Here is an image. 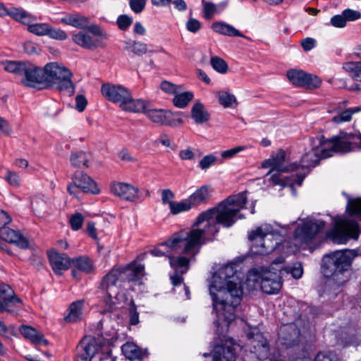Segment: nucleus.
Masks as SVG:
<instances>
[{
	"instance_id": "9",
	"label": "nucleus",
	"mask_w": 361,
	"mask_h": 361,
	"mask_svg": "<svg viewBox=\"0 0 361 361\" xmlns=\"http://www.w3.org/2000/svg\"><path fill=\"white\" fill-rule=\"evenodd\" d=\"M44 71L45 87H55L69 95L75 92L73 73L68 68L57 62H50L44 66Z\"/></svg>"
},
{
	"instance_id": "7",
	"label": "nucleus",
	"mask_w": 361,
	"mask_h": 361,
	"mask_svg": "<svg viewBox=\"0 0 361 361\" xmlns=\"http://www.w3.org/2000/svg\"><path fill=\"white\" fill-rule=\"evenodd\" d=\"M251 242V251L254 255H268L279 246L282 241L281 235L276 231L271 225L261 224L248 233Z\"/></svg>"
},
{
	"instance_id": "45",
	"label": "nucleus",
	"mask_w": 361,
	"mask_h": 361,
	"mask_svg": "<svg viewBox=\"0 0 361 361\" xmlns=\"http://www.w3.org/2000/svg\"><path fill=\"white\" fill-rule=\"evenodd\" d=\"M120 271L121 272V281H139L137 274L128 265L125 267H120Z\"/></svg>"
},
{
	"instance_id": "27",
	"label": "nucleus",
	"mask_w": 361,
	"mask_h": 361,
	"mask_svg": "<svg viewBox=\"0 0 361 361\" xmlns=\"http://www.w3.org/2000/svg\"><path fill=\"white\" fill-rule=\"evenodd\" d=\"M19 331L25 338L30 341L35 345L47 346L49 344V341L44 335L30 326L21 325Z\"/></svg>"
},
{
	"instance_id": "21",
	"label": "nucleus",
	"mask_w": 361,
	"mask_h": 361,
	"mask_svg": "<svg viewBox=\"0 0 361 361\" xmlns=\"http://www.w3.org/2000/svg\"><path fill=\"white\" fill-rule=\"evenodd\" d=\"M210 197V191L207 186H202L197 189L188 198L182 200V212H188L199 205L205 204Z\"/></svg>"
},
{
	"instance_id": "22",
	"label": "nucleus",
	"mask_w": 361,
	"mask_h": 361,
	"mask_svg": "<svg viewBox=\"0 0 361 361\" xmlns=\"http://www.w3.org/2000/svg\"><path fill=\"white\" fill-rule=\"evenodd\" d=\"M236 344L229 338L224 345H217L213 351V361H235Z\"/></svg>"
},
{
	"instance_id": "26",
	"label": "nucleus",
	"mask_w": 361,
	"mask_h": 361,
	"mask_svg": "<svg viewBox=\"0 0 361 361\" xmlns=\"http://www.w3.org/2000/svg\"><path fill=\"white\" fill-rule=\"evenodd\" d=\"M48 255L52 269L58 275H61L62 271L67 270L72 264V259L66 254L51 251Z\"/></svg>"
},
{
	"instance_id": "31",
	"label": "nucleus",
	"mask_w": 361,
	"mask_h": 361,
	"mask_svg": "<svg viewBox=\"0 0 361 361\" xmlns=\"http://www.w3.org/2000/svg\"><path fill=\"white\" fill-rule=\"evenodd\" d=\"M6 16L11 17L12 19L18 21L24 25L35 21L36 18L27 13L25 10L16 7H6Z\"/></svg>"
},
{
	"instance_id": "3",
	"label": "nucleus",
	"mask_w": 361,
	"mask_h": 361,
	"mask_svg": "<svg viewBox=\"0 0 361 361\" xmlns=\"http://www.w3.org/2000/svg\"><path fill=\"white\" fill-rule=\"evenodd\" d=\"M355 146L348 139L342 137H332L325 140L324 137L310 139V147L301 157L298 169H295V184L300 186L309 168L314 167L321 159L331 157L336 153H347Z\"/></svg>"
},
{
	"instance_id": "58",
	"label": "nucleus",
	"mask_w": 361,
	"mask_h": 361,
	"mask_svg": "<svg viewBox=\"0 0 361 361\" xmlns=\"http://www.w3.org/2000/svg\"><path fill=\"white\" fill-rule=\"evenodd\" d=\"M346 21H354L361 18V13L358 11L347 8L342 12Z\"/></svg>"
},
{
	"instance_id": "1",
	"label": "nucleus",
	"mask_w": 361,
	"mask_h": 361,
	"mask_svg": "<svg viewBox=\"0 0 361 361\" xmlns=\"http://www.w3.org/2000/svg\"><path fill=\"white\" fill-rule=\"evenodd\" d=\"M247 202L245 192L231 195L221 202L216 207L200 213L193 224V226L204 224L202 229H193L183 240L182 274L188 270V264L196 254L204 239H212L218 232L221 224L226 228L231 227L238 219H244L239 214Z\"/></svg>"
},
{
	"instance_id": "30",
	"label": "nucleus",
	"mask_w": 361,
	"mask_h": 361,
	"mask_svg": "<svg viewBox=\"0 0 361 361\" xmlns=\"http://www.w3.org/2000/svg\"><path fill=\"white\" fill-rule=\"evenodd\" d=\"M90 21L89 18L79 13H68L61 18L62 23L78 29H86L90 24Z\"/></svg>"
},
{
	"instance_id": "16",
	"label": "nucleus",
	"mask_w": 361,
	"mask_h": 361,
	"mask_svg": "<svg viewBox=\"0 0 361 361\" xmlns=\"http://www.w3.org/2000/svg\"><path fill=\"white\" fill-rule=\"evenodd\" d=\"M22 305V300L7 284L0 283V312H14Z\"/></svg>"
},
{
	"instance_id": "48",
	"label": "nucleus",
	"mask_w": 361,
	"mask_h": 361,
	"mask_svg": "<svg viewBox=\"0 0 361 361\" xmlns=\"http://www.w3.org/2000/svg\"><path fill=\"white\" fill-rule=\"evenodd\" d=\"M202 3L204 18L211 19L217 12L216 6L212 2L205 1L204 0H202Z\"/></svg>"
},
{
	"instance_id": "43",
	"label": "nucleus",
	"mask_w": 361,
	"mask_h": 361,
	"mask_svg": "<svg viewBox=\"0 0 361 361\" xmlns=\"http://www.w3.org/2000/svg\"><path fill=\"white\" fill-rule=\"evenodd\" d=\"M346 209L350 216H355L361 219V197L348 198Z\"/></svg>"
},
{
	"instance_id": "13",
	"label": "nucleus",
	"mask_w": 361,
	"mask_h": 361,
	"mask_svg": "<svg viewBox=\"0 0 361 361\" xmlns=\"http://www.w3.org/2000/svg\"><path fill=\"white\" fill-rule=\"evenodd\" d=\"M358 235L357 223L348 219L337 221L334 228L328 233V237L337 244H345L350 238L357 239Z\"/></svg>"
},
{
	"instance_id": "11",
	"label": "nucleus",
	"mask_w": 361,
	"mask_h": 361,
	"mask_svg": "<svg viewBox=\"0 0 361 361\" xmlns=\"http://www.w3.org/2000/svg\"><path fill=\"white\" fill-rule=\"evenodd\" d=\"M121 280L120 267L114 266L105 276L100 283V288L104 292L103 303L105 311L112 312L118 304V288L116 283Z\"/></svg>"
},
{
	"instance_id": "19",
	"label": "nucleus",
	"mask_w": 361,
	"mask_h": 361,
	"mask_svg": "<svg viewBox=\"0 0 361 361\" xmlns=\"http://www.w3.org/2000/svg\"><path fill=\"white\" fill-rule=\"evenodd\" d=\"M247 338V345L250 346L251 353L255 354L258 359H266L269 355V346L264 336L257 331L250 333Z\"/></svg>"
},
{
	"instance_id": "17",
	"label": "nucleus",
	"mask_w": 361,
	"mask_h": 361,
	"mask_svg": "<svg viewBox=\"0 0 361 361\" xmlns=\"http://www.w3.org/2000/svg\"><path fill=\"white\" fill-rule=\"evenodd\" d=\"M145 115L152 122L161 126H172L176 125V121L180 122V118H174L178 114L162 109H151L149 106Z\"/></svg>"
},
{
	"instance_id": "29",
	"label": "nucleus",
	"mask_w": 361,
	"mask_h": 361,
	"mask_svg": "<svg viewBox=\"0 0 361 361\" xmlns=\"http://www.w3.org/2000/svg\"><path fill=\"white\" fill-rule=\"evenodd\" d=\"M120 106L125 111L145 114L149 106H151V104L149 102L142 99H133L130 93V99H126L123 104H120Z\"/></svg>"
},
{
	"instance_id": "38",
	"label": "nucleus",
	"mask_w": 361,
	"mask_h": 361,
	"mask_svg": "<svg viewBox=\"0 0 361 361\" xmlns=\"http://www.w3.org/2000/svg\"><path fill=\"white\" fill-rule=\"evenodd\" d=\"M92 159V155L90 153L79 151L71 154L70 161L73 166L77 168L88 167V163Z\"/></svg>"
},
{
	"instance_id": "4",
	"label": "nucleus",
	"mask_w": 361,
	"mask_h": 361,
	"mask_svg": "<svg viewBox=\"0 0 361 361\" xmlns=\"http://www.w3.org/2000/svg\"><path fill=\"white\" fill-rule=\"evenodd\" d=\"M356 256L357 252L354 250H338L325 256L323 272L329 278L327 286L336 290L348 281L346 272Z\"/></svg>"
},
{
	"instance_id": "63",
	"label": "nucleus",
	"mask_w": 361,
	"mask_h": 361,
	"mask_svg": "<svg viewBox=\"0 0 361 361\" xmlns=\"http://www.w3.org/2000/svg\"><path fill=\"white\" fill-rule=\"evenodd\" d=\"M174 194L169 189L163 190L161 192V201L164 204H169L173 202Z\"/></svg>"
},
{
	"instance_id": "50",
	"label": "nucleus",
	"mask_w": 361,
	"mask_h": 361,
	"mask_svg": "<svg viewBox=\"0 0 361 361\" xmlns=\"http://www.w3.org/2000/svg\"><path fill=\"white\" fill-rule=\"evenodd\" d=\"M48 30L49 32H47V35L51 39L62 41L65 40L68 37L65 31L59 28H54L50 25Z\"/></svg>"
},
{
	"instance_id": "49",
	"label": "nucleus",
	"mask_w": 361,
	"mask_h": 361,
	"mask_svg": "<svg viewBox=\"0 0 361 361\" xmlns=\"http://www.w3.org/2000/svg\"><path fill=\"white\" fill-rule=\"evenodd\" d=\"M5 180L12 187L18 188L20 185L21 179L20 176L14 171H7L5 175Z\"/></svg>"
},
{
	"instance_id": "46",
	"label": "nucleus",
	"mask_w": 361,
	"mask_h": 361,
	"mask_svg": "<svg viewBox=\"0 0 361 361\" xmlns=\"http://www.w3.org/2000/svg\"><path fill=\"white\" fill-rule=\"evenodd\" d=\"M211 65L212 68L220 73H226L228 70L226 62L220 57L214 56L211 59Z\"/></svg>"
},
{
	"instance_id": "55",
	"label": "nucleus",
	"mask_w": 361,
	"mask_h": 361,
	"mask_svg": "<svg viewBox=\"0 0 361 361\" xmlns=\"http://www.w3.org/2000/svg\"><path fill=\"white\" fill-rule=\"evenodd\" d=\"M331 25L335 27L342 28L346 25L347 21L343 13L335 15L331 18Z\"/></svg>"
},
{
	"instance_id": "40",
	"label": "nucleus",
	"mask_w": 361,
	"mask_h": 361,
	"mask_svg": "<svg viewBox=\"0 0 361 361\" xmlns=\"http://www.w3.org/2000/svg\"><path fill=\"white\" fill-rule=\"evenodd\" d=\"M216 97L219 104L224 108L232 107L233 104H237V99L235 95L227 91H219L216 92Z\"/></svg>"
},
{
	"instance_id": "23",
	"label": "nucleus",
	"mask_w": 361,
	"mask_h": 361,
	"mask_svg": "<svg viewBox=\"0 0 361 361\" xmlns=\"http://www.w3.org/2000/svg\"><path fill=\"white\" fill-rule=\"evenodd\" d=\"M114 195L129 202H134L140 197V190L130 184L114 183L111 186Z\"/></svg>"
},
{
	"instance_id": "33",
	"label": "nucleus",
	"mask_w": 361,
	"mask_h": 361,
	"mask_svg": "<svg viewBox=\"0 0 361 361\" xmlns=\"http://www.w3.org/2000/svg\"><path fill=\"white\" fill-rule=\"evenodd\" d=\"M85 301L83 300L73 302L67 310L68 313L64 319L66 322H76L81 319Z\"/></svg>"
},
{
	"instance_id": "56",
	"label": "nucleus",
	"mask_w": 361,
	"mask_h": 361,
	"mask_svg": "<svg viewBox=\"0 0 361 361\" xmlns=\"http://www.w3.org/2000/svg\"><path fill=\"white\" fill-rule=\"evenodd\" d=\"M146 5V0H129V6L135 13H141Z\"/></svg>"
},
{
	"instance_id": "2",
	"label": "nucleus",
	"mask_w": 361,
	"mask_h": 361,
	"mask_svg": "<svg viewBox=\"0 0 361 361\" xmlns=\"http://www.w3.org/2000/svg\"><path fill=\"white\" fill-rule=\"evenodd\" d=\"M217 331L223 334L235 318V307L240 305L243 295L241 281L237 276L234 264L221 267L215 272L209 285Z\"/></svg>"
},
{
	"instance_id": "47",
	"label": "nucleus",
	"mask_w": 361,
	"mask_h": 361,
	"mask_svg": "<svg viewBox=\"0 0 361 361\" xmlns=\"http://www.w3.org/2000/svg\"><path fill=\"white\" fill-rule=\"evenodd\" d=\"M84 221V216L81 213H75L71 215L69 219V224L73 231H78L82 228Z\"/></svg>"
},
{
	"instance_id": "25",
	"label": "nucleus",
	"mask_w": 361,
	"mask_h": 361,
	"mask_svg": "<svg viewBox=\"0 0 361 361\" xmlns=\"http://www.w3.org/2000/svg\"><path fill=\"white\" fill-rule=\"evenodd\" d=\"M15 244L21 249H27L29 247L28 240L18 231L8 227L0 228V240Z\"/></svg>"
},
{
	"instance_id": "6",
	"label": "nucleus",
	"mask_w": 361,
	"mask_h": 361,
	"mask_svg": "<svg viewBox=\"0 0 361 361\" xmlns=\"http://www.w3.org/2000/svg\"><path fill=\"white\" fill-rule=\"evenodd\" d=\"M283 258L276 259L269 268L260 267L252 269L248 272L247 281L250 285L253 283V288L259 284L262 290L267 294H276L282 286L281 274L282 269H276L275 265L281 264Z\"/></svg>"
},
{
	"instance_id": "53",
	"label": "nucleus",
	"mask_w": 361,
	"mask_h": 361,
	"mask_svg": "<svg viewBox=\"0 0 361 361\" xmlns=\"http://www.w3.org/2000/svg\"><path fill=\"white\" fill-rule=\"evenodd\" d=\"M350 111L349 109H346L345 111H341L338 115L334 116L332 118V121L335 123H341L344 122H348L351 120Z\"/></svg>"
},
{
	"instance_id": "24",
	"label": "nucleus",
	"mask_w": 361,
	"mask_h": 361,
	"mask_svg": "<svg viewBox=\"0 0 361 361\" xmlns=\"http://www.w3.org/2000/svg\"><path fill=\"white\" fill-rule=\"evenodd\" d=\"M72 180L85 193L98 194L99 189L94 180L82 171L74 173Z\"/></svg>"
},
{
	"instance_id": "15",
	"label": "nucleus",
	"mask_w": 361,
	"mask_h": 361,
	"mask_svg": "<svg viewBox=\"0 0 361 361\" xmlns=\"http://www.w3.org/2000/svg\"><path fill=\"white\" fill-rule=\"evenodd\" d=\"M286 75L293 85L298 87L316 89L318 88L322 83V80L317 76L308 74L302 70H289Z\"/></svg>"
},
{
	"instance_id": "54",
	"label": "nucleus",
	"mask_w": 361,
	"mask_h": 361,
	"mask_svg": "<svg viewBox=\"0 0 361 361\" xmlns=\"http://www.w3.org/2000/svg\"><path fill=\"white\" fill-rule=\"evenodd\" d=\"M186 29L192 33H197L201 28V23L193 18H190L185 23Z\"/></svg>"
},
{
	"instance_id": "12",
	"label": "nucleus",
	"mask_w": 361,
	"mask_h": 361,
	"mask_svg": "<svg viewBox=\"0 0 361 361\" xmlns=\"http://www.w3.org/2000/svg\"><path fill=\"white\" fill-rule=\"evenodd\" d=\"M101 342L95 338L85 337L77 347L76 361H116L111 353H102Z\"/></svg>"
},
{
	"instance_id": "57",
	"label": "nucleus",
	"mask_w": 361,
	"mask_h": 361,
	"mask_svg": "<svg viewBox=\"0 0 361 361\" xmlns=\"http://www.w3.org/2000/svg\"><path fill=\"white\" fill-rule=\"evenodd\" d=\"M216 161V157L212 154L207 155L203 157L200 161V167L206 170L209 168L211 166L214 165Z\"/></svg>"
},
{
	"instance_id": "59",
	"label": "nucleus",
	"mask_w": 361,
	"mask_h": 361,
	"mask_svg": "<svg viewBox=\"0 0 361 361\" xmlns=\"http://www.w3.org/2000/svg\"><path fill=\"white\" fill-rule=\"evenodd\" d=\"M337 137H342L348 139L350 142H351L354 146H355L351 151H353L357 148L360 147V145L361 147V133L358 135H345V134H341L338 135Z\"/></svg>"
},
{
	"instance_id": "52",
	"label": "nucleus",
	"mask_w": 361,
	"mask_h": 361,
	"mask_svg": "<svg viewBox=\"0 0 361 361\" xmlns=\"http://www.w3.org/2000/svg\"><path fill=\"white\" fill-rule=\"evenodd\" d=\"M133 23L132 18L127 15H121L117 18V25L120 30H126Z\"/></svg>"
},
{
	"instance_id": "42",
	"label": "nucleus",
	"mask_w": 361,
	"mask_h": 361,
	"mask_svg": "<svg viewBox=\"0 0 361 361\" xmlns=\"http://www.w3.org/2000/svg\"><path fill=\"white\" fill-rule=\"evenodd\" d=\"M125 49L137 56H142L147 52V45L139 41L126 42Z\"/></svg>"
},
{
	"instance_id": "37",
	"label": "nucleus",
	"mask_w": 361,
	"mask_h": 361,
	"mask_svg": "<svg viewBox=\"0 0 361 361\" xmlns=\"http://www.w3.org/2000/svg\"><path fill=\"white\" fill-rule=\"evenodd\" d=\"M72 265L85 274L92 273L94 269L93 261L86 256L72 259Z\"/></svg>"
},
{
	"instance_id": "5",
	"label": "nucleus",
	"mask_w": 361,
	"mask_h": 361,
	"mask_svg": "<svg viewBox=\"0 0 361 361\" xmlns=\"http://www.w3.org/2000/svg\"><path fill=\"white\" fill-rule=\"evenodd\" d=\"M262 168H270L267 176H270L271 183L274 185H281L283 188L288 187L293 195H295L294 186L296 185L295 175L286 176L283 173L286 171H295L298 169L296 163L286 164V152L283 149H279L276 154L271 155L269 159H265L261 164Z\"/></svg>"
},
{
	"instance_id": "64",
	"label": "nucleus",
	"mask_w": 361,
	"mask_h": 361,
	"mask_svg": "<svg viewBox=\"0 0 361 361\" xmlns=\"http://www.w3.org/2000/svg\"><path fill=\"white\" fill-rule=\"evenodd\" d=\"M300 44L304 51H308L315 47L316 40L313 38L307 37L301 41Z\"/></svg>"
},
{
	"instance_id": "36",
	"label": "nucleus",
	"mask_w": 361,
	"mask_h": 361,
	"mask_svg": "<svg viewBox=\"0 0 361 361\" xmlns=\"http://www.w3.org/2000/svg\"><path fill=\"white\" fill-rule=\"evenodd\" d=\"M72 40L74 43L85 49H92L98 47L97 42L90 35L82 32L73 35Z\"/></svg>"
},
{
	"instance_id": "32",
	"label": "nucleus",
	"mask_w": 361,
	"mask_h": 361,
	"mask_svg": "<svg viewBox=\"0 0 361 361\" xmlns=\"http://www.w3.org/2000/svg\"><path fill=\"white\" fill-rule=\"evenodd\" d=\"M212 28L215 32L222 35L228 37H240L248 39V37H245L233 25L224 22H214L212 25Z\"/></svg>"
},
{
	"instance_id": "51",
	"label": "nucleus",
	"mask_w": 361,
	"mask_h": 361,
	"mask_svg": "<svg viewBox=\"0 0 361 361\" xmlns=\"http://www.w3.org/2000/svg\"><path fill=\"white\" fill-rule=\"evenodd\" d=\"M286 271L290 273L294 279H300L303 274V267L300 262H295L291 267L286 269Z\"/></svg>"
},
{
	"instance_id": "60",
	"label": "nucleus",
	"mask_w": 361,
	"mask_h": 361,
	"mask_svg": "<svg viewBox=\"0 0 361 361\" xmlns=\"http://www.w3.org/2000/svg\"><path fill=\"white\" fill-rule=\"evenodd\" d=\"M129 323L130 325H137L139 323V313L136 305L133 303L129 307Z\"/></svg>"
},
{
	"instance_id": "18",
	"label": "nucleus",
	"mask_w": 361,
	"mask_h": 361,
	"mask_svg": "<svg viewBox=\"0 0 361 361\" xmlns=\"http://www.w3.org/2000/svg\"><path fill=\"white\" fill-rule=\"evenodd\" d=\"M279 343L286 348L297 346L300 343V331L295 324H284L279 332Z\"/></svg>"
},
{
	"instance_id": "14",
	"label": "nucleus",
	"mask_w": 361,
	"mask_h": 361,
	"mask_svg": "<svg viewBox=\"0 0 361 361\" xmlns=\"http://www.w3.org/2000/svg\"><path fill=\"white\" fill-rule=\"evenodd\" d=\"M21 76H23L21 83L25 87L39 89H41V85L45 87L44 67L41 68L26 61V65Z\"/></svg>"
},
{
	"instance_id": "35",
	"label": "nucleus",
	"mask_w": 361,
	"mask_h": 361,
	"mask_svg": "<svg viewBox=\"0 0 361 361\" xmlns=\"http://www.w3.org/2000/svg\"><path fill=\"white\" fill-rule=\"evenodd\" d=\"M121 350L125 357L130 360H141L145 356V353L133 343H126L122 345Z\"/></svg>"
},
{
	"instance_id": "10",
	"label": "nucleus",
	"mask_w": 361,
	"mask_h": 361,
	"mask_svg": "<svg viewBox=\"0 0 361 361\" xmlns=\"http://www.w3.org/2000/svg\"><path fill=\"white\" fill-rule=\"evenodd\" d=\"M322 220L307 218L298 224L293 235L294 245L297 249L312 250L317 233L324 228Z\"/></svg>"
},
{
	"instance_id": "28",
	"label": "nucleus",
	"mask_w": 361,
	"mask_h": 361,
	"mask_svg": "<svg viewBox=\"0 0 361 361\" xmlns=\"http://www.w3.org/2000/svg\"><path fill=\"white\" fill-rule=\"evenodd\" d=\"M190 116L197 125L207 123L210 120V114L200 100L195 102L190 110Z\"/></svg>"
},
{
	"instance_id": "34",
	"label": "nucleus",
	"mask_w": 361,
	"mask_h": 361,
	"mask_svg": "<svg viewBox=\"0 0 361 361\" xmlns=\"http://www.w3.org/2000/svg\"><path fill=\"white\" fill-rule=\"evenodd\" d=\"M355 53L361 59V44L355 49ZM343 68L349 73L353 79L361 82V61L345 63L343 64Z\"/></svg>"
},
{
	"instance_id": "39",
	"label": "nucleus",
	"mask_w": 361,
	"mask_h": 361,
	"mask_svg": "<svg viewBox=\"0 0 361 361\" xmlns=\"http://www.w3.org/2000/svg\"><path fill=\"white\" fill-rule=\"evenodd\" d=\"M160 89L165 93L174 95L173 103L176 107L180 108V94L178 93V86L167 80L162 81Z\"/></svg>"
},
{
	"instance_id": "61",
	"label": "nucleus",
	"mask_w": 361,
	"mask_h": 361,
	"mask_svg": "<svg viewBox=\"0 0 361 361\" xmlns=\"http://www.w3.org/2000/svg\"><path fill=\"white\" fill-rule=\"evenodd\" d=\"M245 148L246 147L245 146H238L236 147H234V148H232V149H230L228 150H225L221 152V157L224 159L231 158V157H234L235 154H237L238 153L245 150Z\"/></svg>"
},
{
	"instance_id": "8",
	"label": "nucleus",
	"mask_w": 361,
	"mask_h": 361,
	"mask_svg": "<svg viewBox=\"0 0 361 361\" xmlns=\"http://www.w3.org/2000/svg\"><path fill=\"white\" fill-rule=\"evenodd\" d=\"M149 253L154 257L166 256L169 259L173 273L170 279L173 286L180 283V234L175 233L166 241L152 248Z\"/></svg>"
},
{
	"instance_id": "41",
	"label": "nucleus",
	"mask_w": 361,
	"mask_h": 361,
	"mask_svg": "<svg viewBox=\"0 0 361 361\" xmlns=\"http://www.w3.org/2000/svg\"><path fill=\"white\" fill-rule=\"evenodd\" d=\"M3 64L6 71L21 76L26 65V61H6Z\"/></svg>"
},
{
	"instance_id": "44",
	"label": "nucleus",
	"mask_w": 361,
	"mask_h": 361,
	"mask_svg": "<svg viewBox=\"0 0 361 361\" xmlns=\"http://www.w3.org/2000/svg\"><path fill=\"white\" fill-rule=\"evenodd\" d=\"M26 25H27V30L30 32L38 36L47 35L49 32V24L48 23H33L32 22Z\"/></svg>"
},
{
	"instance_id": "62",
	"label": "nucleus",
	"mask_w": 361,
	"mask_h": 361,
	"mask_svg": "<svg viewBox=\"0 0 361 361\" xmlns=\"http://www.w3.org/2000/svg\"><path fill=\"white\" fill-rule=\"evenodd\" d=\"M86 29L90 32H91L92 34H93L95 36H99L101 37L102 39H107L108 38V35L106 33H105L101 28L99 26L97 25H87V27H86Z\"/></svg>"
},
{
	"instance_id": "20",
	"label": "nucleus",
	"mask_w": 361,
	"mask_h": 361,
	"mask_svg": "<svg viewBox=\"0 0 361 361\" xmlns=\"http://www.w3.org/2000/svg\"><path fill=\"white\" fill-rule=\"evenodd\" d=\"M102 94L109 101L123 104L126 99H130V92L121 85L110 83L104 84L101 87Z\"/></svg>"
}]
</instances>
